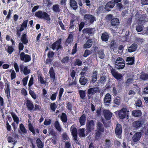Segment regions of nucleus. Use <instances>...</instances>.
Returning a JSON list of instances; mask_svg holds the SVG:
<instances>
[{"mask_svg": "<svg viewBox=\"0 0 148 148\" xmlns=\"http://www.w3.org/2000/svg\"><path fill=\"white\" fill-rule=\"evenodd\" d=\"M130 111L127 108H123L121 110L115 112L117 114L119 117L121 119H123L126 116L128 117Z\"/></svg>", "mask_w": 148, "mask_h": 148, "instance_id": "1", "label": "nucleus"}, {"mask_svg": "<svg viewBox=\"0 0 148 148\" xmlns=\"http://www.w3.org/2000/svg\"><path fill=\"white\" fill-rule=\"evenodd\" d=\"M35 15L39 18L50 21L51 20L50 16L46 12L38 11L35 13Z\"/></svg>", "mask_w": 148, "mask_h": 148, "instance_id": "2", "label": "nucleus"}, {"mask_svg": "<svg viewBox=\"0 0 148 148\" xmlns=\"http://www.w3.org/2000/svg\"><path fill=\"white\" fill-rule=\"evenodd\" d=\"M115 66L118 69H122L125 67V63L124 60L121 58H117L115 62Z\"/></svg>", "mask_w": 148, "mask_h": 148, "instance_id": "3", "label": "nucleus"}, {"mask_svg": "<svg viewBox=\"0 0 148 148\" xmlns=\"http://www.w3.org/2000/svg\"><path fill=\"white\" fill-rule=\"evenodd\" d=\"M84 19L85 23L87 25H90L96 21L95 18L91 15L86 14L84 15Z\"/></svg>", "mask_w": 148, "mask_h": 148, "instance_id": "4", "label": "nucleus"}, {"mask_svg": "<svg viewBox=\"0 0 148 148\" xmlns=\"http://www.w3.org/2000/svg\"><path fill=\"white\" fill-rule=\"evenodd\" d=\"M61 41V40L60 39L58 41L53 43L52 45V49L53 50L56 49L57 51H58L59 49L62 50V48L60 45Z\"/></svg>", "mask_w": 148, "mask_h": 148, "instance_id": "5", "label": "nucleus"}, {"mask_svg": "<svg viewBox=\"0 0 148 148\" xmlns=\"http://www.w3.org/2000/svg\"><path fill=\"white\" fill-rule=\"evenodd\" d=\"M21 60L22 61H24L25 62H27L31 60V57L29 55L25 54L24 52H22L20 55Z\"/></svg>", "mask_w": 148, "mask_h": 148, "instance_id": "6", "label": "nucleus"}, {"mask_svg": "<svg viewBox=\"0 0 148 148\" xmlns=\"http://www.w3.org/2000/svg\"><path fill=\"white\" fill-rule=\"evenodd\" d=\"M111 97L109 93H107L103 99L104 103L106 106H108L111 103Z\"/></svg>", "mask_w": 148, "mask_h": 148, "instance_id": "7", "label": "nucleus"}, {"mask_svg": "<svg viewBox=\"0 0 148 148\" xmlns=\"http://www.w3.org/2000/svg\"><path fill=\"white\" fill-rule=\"evenodd\" d=\"M111 73L112 76L117 79H121L123 77L122 74L118 73V72L113 68L111 69Z\"/></svg>", "mask_w": 148, "mask_h": 148, "instance_id": "8", "label": "nucleus"}, {"mask_svg": "<svg viewBox=\"0 0 148 148\" xmlns=\"http://www.w3.org/2000/svg\"><path fill=\"white\" fill-rule=\"evenodd\" d=\"M70 130L74 140H76L77 138V131L75 126L74 125H72L71 127Z\"/></svg>", "mask_w": 148, "mask_h": 148, "instance_id": "9", "label": "nucleus"}, {"mask_svg": "<svg viewBox=\"0 0 148 148\" xmlns=\"http://www.w3.org/2000/svg\"><path fill=\"white\" fill-rule=\"evenodd\" d=\"M94 123L93 120H91L86 124V130L88 132H90L94 129Z\"/></svg>", "mask_w": 148, "mask_h": 148, "instance_id": "10", "label": "nucleus"}, {"mask_svg": "<svg viewBox=\"0 0 148 148\" xmlns=\"http://www.w3.org/2000/svg\"><path fill=\"white\" fill-rule=\"evenodd\" d=\"M99 88L98 87H93L88 89L87 93L91 94L92 96L93 95L99 91Z\"/></svg>", "mask_w": 148, "mask_h": 148, "instance_id": "11", "label": "nucleus"}, {"mask_svg": "<svg viewBox=\"0 0 148 148\" xmlns=\"http://www.w3.org/2000/svg\"><path fill=\"white\" fill-rule=\"evenodd\" d=\"M141 133L140 132H137L135 133L132 137V140L134 143L138 141L141 138Z\"/></svg>", "mask_w": 148, "mask_h": 148, "instance_id": "12", "label": "nucleus"}, {"mask_svg": "<svg viewBox=\"0 0 148 148\" xmlns=\"http://www.w3.org/2000/svg\"><path fill=\"white\" fill-rule=\"evenodd\" d=\"M103 113L105 118L108 120H109L111 119L112 114V113L110 111L107 110H104Z\"/></svg>", "mask_w": 148, "mask_h": 148, "instance_id": "13", "label": "nucleus"}, {"mask_svg": "<svg viewBox=\"0 0 148 148\" xmlns=\"http://www.w3.org/2000/svg\"><path fill=\"white\" fill-rule=\"evenodd\" d=\"M20 68L21 71H23L24 74L25 75H27L30 73V70L28 69L27 67V66H25L22 64L20 66Z\"/></svg>", "mask_w": 148, "mask_h": 148, "instance_id": "14", "label": "nucleus"}, {"mask_svg": "<svg viewBox=\"0 0 148 148\" xmlns=\"http://www.w3.org/2000/svg\"><path fill=\"white\" fill-rule=\"evenodd\" d=\"M83 33H86L90 35H92L94 33L95 29L94 28H87L84 29L82 30Z\"/></svg>", "mask_w": 148, "mask_h": 148, "instance_id": "15", "label": "nucleus"}, {"mask_svg": "<svg viewBox=\"0 0 148 148\" xmlns=\"http://www.w3.org/2000/svg\"><path fill=\"white\" fill-rule=\"evenodd\" d=\"M26 106L29 110L32 111L34 108V105L32 101L29 100H27L26 102Z\"/></svg>", "mask_w": 148, "mask_h": 148, "instance_id": "16", "label": "nucleus"}, {"mask_svg": "<svg viewBox=\"0 0 148 148\" xmlns=\"http://www.w3.org/2000/svg\"><path fill=\"white\" fill-rule=\"evenodd\" d=\"M115 133L117 135H121L122 132L121 125L119 124H117L115 129Z\"/></svg>", "mask_w": 148, "mask_h": 148, "instance_id": "17", "label": "nucleus"}, {"mask_svg": "<svg viewBox=\"0 0 148 148\" xmlns=\"http://www.w3.org/2000/svg\"><path fill=\"white\" fill-rule=\"evenodd\" d=\"M106 81V76L105 75H103L100 77V79L98 80L97 82L96 86H99L100 84H103L105 83Z\"/></svg>", "mask_w": 148, "mask_h": 148, "instance_id": "18", "label": "nucleus"}, {"mask_svg": "<svg viewBox=\"0 0 148 148\" xmlns=\"http://www.w3.org/2000/svg\"><path fill=\"white\" fill-rule=\"evenodd\" d=\"M97 71H94L92 76V80L90 81V84H93L95 83L97 79Z\"/></svg>", "mask_w": 148, "mask_h": 148, "instance_id": "19", "label": "nucleus"}, {"mask_svg": "<svg viewBox=\"0 0 148 148\" xmlns=\"http://www.w3.org/2000/svg\"><path fill=\"white\" fill-rule=\"evenodd\" d=\"M54 126L56 130L59 132H60L62 130V128L60 124L58 121L55 122Z\"/></svg>", "mask_w": 148, "mask_h": 148, "instance_id": "20", "label": "nucleus"}, {"mask_svg": "<svg viewBox=\"0 0 148 148\" xmlns=\"http://www.w3.org/2000/svg\"><path fill=\"white\" fill-rule=\"evenodd\" d=\"M49 73L51 79L53 81H54L55 79V74L54 72L53 67H51L50 68L49 71Z\"/></svg>", "mask_w": 148, "mask_h": 148, "instance_id": "21", "label": "nucleus"}, {"mask_svg": "<svg viewBox=\"0 0 148 148\" xmlns=\"http://www.w3.org/2000/svg\"><path fill=\"white\" fill-rule=\"evenodd\" d=\"M114 6V3L113 1H109L107 3L105 7V9H109V8H112Z\"/></svg>", "mask_w": 148, "mask_h": 148, "instance_id": "22", "label": "nucleus"}, {"mask_svg": "<svg viewBox=\"0 0 148 148\" xmlns=\"http://www.w3.org/2000/svg\"><path fill=\"white\" fill-rule=\"evenodd\" d=\"M92 43L93 42L92 40H88L84 45L83 46L84 48L86 49L88 48L91 47L92 44Z\"/></svg>", "mask_w": 148, "mask_h": 148, "instance_id": "23", "label": "nucleus"}, {"mask_svg": "<svg viewBox=\"0 0 148 148\" xmlns=\"http://www.w3.org/2000/svg\"><path fill=\"white\" fill-rule=\"evenodd\" d=\"M137 48V45L135 43H134L128 48V51L129 52H133L135 51Z\"/></svg>", "mask_w": 148, "mask_h": 148, "instance_id": "24", "label": "nucleus"}, {"mask_svg": "<svg viewBox=\"0 0 148 148\" xmlns=\"http://www.w3.org/2000/svg\"><path fill=\"white\" fill-rule=\"evenodd\" d=\"M142 124V122L141 121H136L133 123V126L135 128H138L140 127Z\"/></svg>", "mask_w": 148, "mask_h": 148, "instance_id": "25", "label": "nucleus"}, {"mask_svg": "<svg viewBox=\"0 0 148 148\" xmlns=\"http://www.w3.org/2000/svg\"><path fill=\"white\" fill-rule=\"evenodd\" d=\"M70 5L73 8V9H77V2L74 0H71L70 2Z\"/></svg>", "mask_w": 148, "mask_h": 148, "instance_id": "26", "label": "nucleus"}, {"mask_svg": "<svg viewBox=\"0 0 148 148\" xmlns=\"http://www.w3.org/2000/svg\"><path fill=\"white\" fill-rule=\"evenodd\" d=\"M119 23V20L117 18H114L111 20V24L112 26L117 25Z\"/></svg>", "mask_w": 148, "mask_h": 148, "instance_id": "27", "label": "nucleus"}, {"mask_svg": "<svg viewBox=\"0 0 148 148\" xmlns=\"http://www.w3.org/2000/svg\"><path fill=\"white\" fill-rule=\"evenodd\" d=\"M26 34H23L21 38V41L24 44H27L28 42V40Z\"/></svg>", "mask_w": 148, "mask_h": 148, "instance_id": "28", "label": "nucleus"}, {"mask_svg": "<svg viewBox=\"0 0 148 148\" xmlns=\"http://www.w3.org/2000/svg\"><path fill=\"white\" fill-rule=\"evenodd\" d=\"M11 114L13 119L14 122L18 124L19 123V118L16 115L14 112H12L11 113Z\"/></svg>", "mask_w": 148, "mask_h": 148, "instance_id": "29", "label": "nucleus"}, {"mask_svg": "<svg viewBox=\"0 0 148 148\" xmlns=\"http://www.w3.org/2000/svg\"><path fill=\"white\" fill-rule=\"evenodd\" d=\"M79 82L81 85H84L87 82V79L85 77L82 76L79 79Z\"/></svg>", "mask_w": 148, "mask_h": 148, "instance_id": "30", "label": "nucleus"}, {"mask_svg": "<svg viewBox=\"0 0 148 148\" xmlns=\"http://www.w3.org/2000/svg\"><path fill=\"white\" fill-rule=\"evenodd\" d=\"M5 93L7 94L8 99H9L10 95V85L7 84L6 87L5 88Z\"/></svg>", "mask_w": 148, "mask_h": 148, "instance_id": "31", "label": "nucleus"}, {"mask_svg": "<svg viewBox=\"0 0 148 148\" xmlns=\"http://www.w3.org/2000/svg\"><path fill=\"white\" fill-rule=\"evenodd\" d=\"M73 41V36L71 34H69L68 38L66 41V45L68 46Z\"/></svg>", "mask_w": 148, "mask_h": 148, "instance_id": "32", "label": "nucleus"}, {"mask_svg": "<svg viewBox=\"0 0 148 148\" xmlns=\"http://www.w3.org/2000/svg\"><path fill=\"white\" fill-rule=\"evenodd\" d=\"M85 129L84 128L80 129L79 131V135L81 137H84L86 136V134H85Z\"/></svg>", "mask_w": 148, "mask_h": 148, "instance_id": "33", "label": "nucleus"}, {"mask_svg": "<svg viewBox=\"0 0 148 148\" xmlns=\"http://www.w3.org/2000/svg\"><path fill=\"white\" fill-rule=\"evenodd\" d=\"M134 57H128L127 58L126 61L128 64L132 65L134 63Z\"/></svg>", "mask_w": 148, "mask_h": 148, "instance_id": "34", "label": "nucleus"}, {"mask_svg": "<svg viewBox=\"0 0 148 148\" xmlns=\"http://www.w3.org/2000/svg\"><path fill=\"white\" fill-rule=\"evenodd\" d=\"M37 146L38 148H42L44 146V144L42 143L39 138H38L36 141Z\"/></svg>", "mask_w": 148, "mask_h": 148, "instance_id": "35", "label": "nucleus"}, {"mask_svg": "<svg viewBox=\"0 0 148 148\" xmlns=\"http://www.w3.org/2000/svg\"><path fill=\"white\" fill-rule=\"evenodd\" d=\"M132 115L136 117H138L141 115V112L139 110H133L132 112Z\"/></svg>", "mask_w": 148, "mask_h": 148, "instance_id": "36", "label": "nucleus"}, {"mask_svg": "<svg viewBox=\"0 0 148 148\" xmlns=\"http://www.w3.org/2000/svg\"><path fill=\"white\" fill-rule=\"evenodd\" d=\"M15 138L16 136H14L9 137L8 139V142L9 143L14 142L13 145H14L16 143V141H15L16 140Z\"/></svg>", "mask_w": 148, "mask_h": 148, "instance_id": "37", "label": "nucleus"}, {"mask_svg": "<svg viewBox=\"0 0 148 148\" xmlns=\"http://www.w3.org/2000/svg\"><path fill=\"white\" fill-rule=\"evenodd\" d=\"M109 38V36L107 33H105L102 34L101 36V38L102 40L103 41H107Z\"/></svg>", "mask_w": 148, "mask_h": 148, "instance_id": "38", "label": "nucleus"}, {"mask_svg": "<svg viewBox=\"0 0 148 148\" xmlns=\"http://www.w3.org/2000/svg\"><path fill=\"white\" fill-rule=\"evenodd\" d=\"M97 129L100 132H104V128L103 125L100 122H98L97 124Z\"/></svg>", "mask_w": 148, "mask_h": 148, "instance_id": "39", "label": "nucleus"}, {"mask_svg": "<svg viewBox=\"0 0 148 148\" xmlns=\"http://www.w3.org/2000/svg\"><path fill=\"white\" fill-rule=\"evenodd\" d=\"M86 117L83 114L80 118L79 122L80 124L82 125H84L85 123Z\"/></svg>", "mask_w": 148, "mask_h": 148, "instance_id": "40", "label": "nucleus"}, {"mask_svg": "<svg viewBox=\"0 0 148 148\" xmlns=\"http://www.w3.org/2000/svg\"><path fill=\"white\" fill-rule=\"evenodd\" d=\"M140 78L143 80H146L148 79V74L145 73L141 74L140 75Z\"/></svg>", "mask_w": 148, "mask_h": 148, "instance_id": "41", "label": "nucleus"}, {"mask_svg": "<svg viewBox=\"0 0 148 148\" xmlns=\"http://www.w3.org/2000/svg\"><path fill=\"white\" fill-rule=\"evenodd\" d=\"M112 145L111 142L109 140H105V143L104 144V146L105 148H107L111 146Z\"/></svg>", "mask_w": 148, "mask_h": 148, "instance_id": "42", "label": "nucleus"}, {"mask_svg": "<svg viewBox=\"0 0 148 148\" xmlns=\"http://www.w3.org/2000/svg\"><path fill=\"white\" fill-rule=\"evenodd\" d=\"M60 119L62 122L65 123L67 121V118L66 114L64 113H62Z\"/></svg>", "mask_w": 148, "mask_h": 148, "instance_id": "43", "label": "nucleus"}, {"mask_svg": "<svg viewBox=\"0 0 148 148\" xmlns=\"http://www.w3.org/2000/svg\"><path fill=\"white\" fill-rule=\"evenodd\" d=\"M5 50L10 54H11L14 51V49L12 46H7L5 48Z\"/></svg>", "mask_w": 148, "mask_h": 148, "instance_id": "44", "label": "nucleus"}, {"mask_svg": "<svg viewBox=\"0 0 148 148\" xmlns=\"http://www.w3.org/2000/svg\"><path fill=\"white\" fill-rule=\"evenodd\" d=\"M79 93L80 98L82 99H84L86 96L85 91L82 90H79Z\"/></svg>", "mask_w": 148, "mask_h": 148, "instance_id": "45", "label": "nucleus"}, {"mask_svg": "<svg viewBox=\"0 0 148 148\" xmlns=\"http://www.w3.org/2000/svg\"><path fill=\"white\" fill-rule=\"evenodd\" d=\"M19 127L20 130L23 133L25 134L27 133V131L23 124H20L19 125Z\"/></svg>", "mask_w": 148, "mask_h": 148, "instance_id": "46", "label": "nucleus"}, {"mask_svg": "<svg viewBox=\"0 0 148 148\" xmlns=\"http://www.w3.org/2000/svg\"><path fill=\"white\" fill-rule=\"evenodd\" d=\"M121 100L120 98L119 97H116L114 99V102L115 104L119 105L121 103Z\"/></svg>", "mask_w": 148, "mask_h": 148, "instance_id": "47", "label": "nucleus"}, {"mask_svg": "<svg viewBox=\"0 0 148 148\" xmlns=\"http://www.w3.org/2000/svg\"><path fill=\"white\" fill-rule=\"evenodd\" d=\"M98 55L99 57L100 58L103 59L104 58L105 54L104 53L103 50L101 49L99 51Z\"/></svg>", "mask_w": 148, "mask_h": 148, "instance_id": "48", "label": "nucleus"}, {"mask_svg": "<svg viewBox=\"0 0 148 148\" xmlns=\"http://www.w3.org/2000/svg\"><path fill=\"white\" fill-rule=\"evenodd\" d=\"M82 64V61L79 59H77L75 62L74 64L75 66L77 65L78 66H81Z\"/></svg>", "mask_w": 148, "mask_h": 148, "instance_id": "49", "label": "nucleus"}, {"mask_svg": "<svg viewBox=\"0 0 148 148\" xmlns=\"http://www.w3.org/2000/svg\"><path fill=\"white\" fill-rule=\"evenodd\" d=\"M29 93L32 98L34 99H36L37 97L34 92L31 90H29Z\"/></svg>", "mask_w": 148, "mask_h": 148, "instance_id": "50", "label": "nucleus"}, {"mask_svg": "<svg viewBox=\"0 0 148 148\" xmlns=\"http://www.w3.org/2000/svg\"><path fill=\"white\" fill-rule=\"evenodd\" d=\"M10 72H11V80H12L16 77V73L14 70H11L10 71Z\"/></svg>", "mask_w": 148, "mask_h": 148, "instance_id": "51", "label": "nucleus"}, {"mask_svg": "<svg viewBox=\"0 0 148 148\" xmlns=\"http://www.w3.org/2000/svg\"><path fill=\"white\" fill-rule=\"evenodd\" d=\"M110 46L111 49H114V48H116L117 47L116 45L114 43V41H112L111 42Z\"/></svg>", "mask_w": 148, "mask_h": 148, "instance_id": "52", "label": "nucleus"}, {"mask_svg": "<svg viewBox=\"0 0 148 148\" xmlns=\"http://www.w3.org/2000/svg\"><path fill=\"white\" fill-rule=\"evenodd\" d=\"M64 91V89L62 88H60L59 92V94L58 96V97L59 98V99L60 100L61 99V98L62 97V95L63 93V92Z\"/></svg>", "mask_w": 148, "mask_h": 148, "instance_id": "53", "label": "nucleus"}, {"mask_svg": "<svg viewBox=\"0 0 148 148\" xmlns=\"http://www.w3.org/2000/svg\"><path fill=\"white\" fill-rule=\"evenodd\" d=\"M91 53V51L89 50L86 49L84 52L83 56L84 57H87Z\"/></svg>", "mask_w": 148, "mask_h": 148, "instance_id": "54", "label": "nucleus"}, {"mask_svg": "<svg viewBox=\"0 0 148 148\" xmlns=\"http://www.w3.org/2000/svg\"><path fill=\"white\" fill-rule=\"evenodd\" d=\"M143 26L142 25H138L136 27V30L138 32H140L142 31L143 29Z\"/></svg>", "mask_w": 148, "mask_h": 148, "instance_id": "55", "label": "nucleus"}, {"mask_svg": "<svg viewBox=\"0 0 148 148\" xmlns=\"http://www.w3.org/2000/svg\"><path fill=\"white\" fill-rule=\"evenodd\" d=\"M29 128V130L32 132L33 134L35 133V131L31 123H29L28 125Z\"/></svg>", "mask_w": 148, "mask_h": 148, "instance_id": "56", "label": "nucleus"}, {"mask_svg": "<svg viewBox=\"0 0 148 148\" xmlns=\"http://www.w3.org/2000/svg\"><path fill=\"white\" fill-rule=\"evenodd\" d=\"M56 107V105L55 103H51L50 105L51 109L53 111H55Z\"/></svg>", "mask_w": 148, "mask_h": 148, "instance_id": "57", "label": "nucleus"}, {"mask_svg": "<svg viewBox=\"0 0 148 148\" xmlns=\"http://www.w3.org/2000/svg\"><path fill=\"white\" fill-rule=\"evenodd\" d=\"M58 94V92H56V93L53 94L51 96V97L50 99H51L52 100L54 101L56 99V98L57 96V95Z\"/></svg>", "mask_w": 148, "mask_h": 148, "instance_id": "58", "label": "nucleus"}, {"mask_svg": "<svg viewBox=\"0 0 148 148\" xmlns=\"http://www.w3.org/2000/svg\"><path fill=\"white\" fill-rule=\"evenodd\" d=\"M77 43L75 44L74 46L73 47V49H72V53L73 54L75 53L77 51Z\"/></svg>", "mask_w": 148, "mask_h": 148, "instance_id": "59", "label": "nucleus"}, {"mask_svg": "<svg viewBox=\"0 0 148 148\" xmlns=\"http://www.w3.org/2000/svg\"><path fill=\"white\" fill-rule=\"evenodd\" d=\"M24 45L23 43L20 42L19 43L18 46L19 51L20 52L23 49Z\"/></svg>", "mask_w": 148, "mask_h": 148, "instance_id": "60", "label": "nucleus"}, {"mask_svg": "<svg viewBox=\"0 0 148 148\" xmlns=\"http://www.w3.org/2000/svg\"><path fill=\"white\" fill-rule=\"evenodd\" d=\"M28 78V77L27 76L23 78V84L24 86H25L26 85Z\"/></svg>", "mask_w": 148, "mask_h": 148, "instance_id": "61", "label": "nucleus"}, {"mask_svg": "<svg viewBox=\"0 0 148 148\" xmlns=\"http://www.w3.org/2000/svg\"><path fill=\"white\" fill-rule=\"evenodd\" d=\"M133 81L132 78H130L128 79L126 82V85L127 86H129V84L131 83Z\"/></svg>", "mask_w": 148, "mask_h": 148, "instance_id": "62", "label": "nucleus"}, {"mask_svg": "<svg viewBox=\"0 0 148 148\" xmlns=\"http://www.w3.org/2000/svg\"><path fill=\"white\" fill-rule=\"evenodd\" d=\"M84 23L83 22H81L79 25V31H81L82 29L84 27Z\"/></svg>", "mask_w": 148, "mask_h": 148, "instance_id": "63", "label": "nucleus"}, {"mask_svg": "<svg viewBox=\"0 0 148 148\" xmlns=\"http://www.w3.org/2000/svg\"><path fill=\"white\" fill-rule=\"evenodd\" d=\"M71 143L68 142H66L65 143V148H71Z\"/></svg>", "mask_w": 148, "mask_h": 148, "instance_id": "64", "label": "nucleus"}]
</instances>
